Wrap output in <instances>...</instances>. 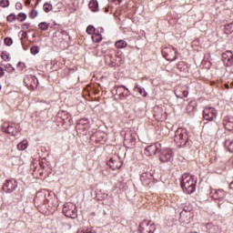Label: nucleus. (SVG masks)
<instances>
[{"label": "nucleus", "mask_w": 233, "mask_h": 233, "mask_svg": "<svg viewBox=\"0 0 233 233\" xmlns=\"http://www.w3.org/2000/svg\"><path fill=\"white\" fill-rule=\"evenodd\" d=\"M180 185L186 194H194L196 192V177L185 173L182 175Z\"/></svg>", "instance_id": "1"}, {"label": "nucleus", "mask_w": 233, "mask_h": 233, "mask_svg": "<svg viewBox=\"0 0 233 233\" xmlns=\"http://www.w3.org/2000/svg\"><path fill=\"white\" fill-rule=\"evenodd\" d=\"M174 141L177 147H185L188 141V132L183 127H178L175 132Z\"/></svg>", "instance_id": "2"}, {"label": "nucleus", "mask_w": 233, "mask_h": 233, "mask_svg": "<svg viewBox=\"0 0 233 233\" xmlns=\"http://www.w3.org/2000/svg\"><path fill=\"white\" fill-rule=\"evenodd\" d=\"M209 196L215 201H218V206L219 208H225L228 202L223 200L225 199V196H227L223 189H211Z\"/></svg>", "instance_id": "3"}, {"label": "nucleus", "mask_w": 233, "mask_h": 233, "mask_svg": "<svg viewBox=\"0 0 233 233\" xmlns=\"http://www.w3.org/2000/svg\"><path fill=\"white\" fill-rule=\"evenodd\" d=\"M2 130L5 134H9V136L15 137V136H18L19 134V126L12 122H5L2 125Z\"/></svg>", "instance_id": "4"}, {"label": "nucleus", "mask_w": 233, "mask_h": 233, "mask_svg": "<svg viewBox=\"0 0 233 233\" xmlns=\"http://www.w3.org/2000/svg\"><path fill=\"white\" fill-rule=\"evenodd\" d=\"M63 214L66 218H71L72 219L77 218L76 205H74L72 202L66 203L63 208Z\"/></svg>", "instance_id": "5"}, {"label": "nucleus", "mask_w": 233, "mask_h": 233, "mask_svg": "<svg viewBox=\"0 0 233 233\" xmlns=\"http://www.w3.org/2000/svg\"><path fill=\"white\" fill-rule=\"evenodd\" d=\"M194 218V213L192 212V209L185 207L184 209L180 213L179 221L180 223H184L185 225H188L192 221V218Z\"/></svg>", "instance_id": "6"}, {"label": "nucleus", "mask_w": 233, "mask_h": 233, "mask_svg": "<svg viewBox=\"0 0 233 233\" xmlns=\"http://www.w3.org/2000/svg\"><path fill=\"white\" fill-rule=\"evenodd\" d=\"M140 233H154L156 232V225L150 220H144L139 225Z\"/></svg>", "instance_id": "7"}, {"label": "nucleus", "mask_w": 233, "mask_h": 233, "mask_svg": "<svg viewBox=\"0 0 233 233\" xmlns=\"http://www.w3.org/2000/svg\"><path fill=\"white\" fill-rule=\"evenodd\" d=\"M216 117H218V109L209 106L204 108L203 118L206 121H215Z\"/></svg>", "instance_id": "8"}, {"label": "nucleus", "mask_w": 233, "mask_h": 233, "mask_svg": "<svg viewBox=\"0 0 233 233\" xmlns=\"http://www.w3.org/2000/svg\"><path fill=\"white\" fill-rule=\"evenodd\" d=\"M162 54L167 61H176L177 59V50L174 47H164Z\"/></svg>", "instance_id": "9"}, {"label": "nucleus", "mask_w": 233, "mask_h": 233, "mask_svg": "<svg viewBox=\"0 0 233 233\" xmlns=\"http://www.w3.org/2000/svg\"><path fill=\"white\" fill-rule=\"evenodd\" d=\"M174 157V152L171 148H163L160 150L159 159L161 163H168L172 161Z\"/></svg>", "instance_id": "10"}, {"label": "nucleus", "mask_w": 233, "mask_h": 233, "mask_svg": "<svg viewBox=\"0 0 233 233\" xmlns=\"http://www.w3.org/2000/svg\"><path fill=\"white\" fill-rule=\"evenodd\" d=\"M17 188V181L15 179H9L3 186V190L6 194H11Z\"/></svg>", "instance_id": "11"}, {"label": "nucleus", "mask_w": 233, "mask_h": 233, "mask_svg": "<svg viewBox=\"0 0 233 233\" xmlns=\"http://www.w3.org/2000/svg\"><path fill=\"white\" fill-rule=\"evenodd\" d=\"M222 61L226 66H232L233 65V53L232 51H226L222 54Z\"/></svg>", "instance_id": "12"}, {"label": "nucleus", "mask_w": 233, "mask_h": 233, "mask_svg": "<svg viewBox=\"0 0 233 233\" xmlns=\"http://www.w3.org/2000/svg\"><path fill=\"white\" fill-rule=\"evenodd\" d=\"M107 165L109 167H111L112 170H119V167H122L121 160L117 157H113L110 158V160L107 162Z\"/></svg>", "instance_id": "13"}, {"label": "nucleus", "mask_w": 233, "mask_h": 233, "mask_svg": "<svg viewBox=\"0 0 233 233\" xmlns=\"http://www.w3.org/2000/svg\"><path fill=\"white\" fill-rule=\"evenodd\" d=\"M24 81L26 86L31 87L33 90L37 86V78L35 76L28 75Z\"/></svg>", "instance_id": "14"}, {"label": "nucleus", "mask_w": 233, "mask_h": 233, "mask_svg": "<svg viewBox=\"0 0 233 233\" xmlns=\"http://www.w3.org/2000/svg\"><path fill=\"white\" fill-rule=\"evenodd\" d=\"M157 150H159V147H157V144H152L150 146H148L147 147H146L145 149V155L146 156H156V154H157Z\"/></svg>", "instance_id": "15"}, {"label": "nucleus", "mask_w": 233, "mask_h": 233, "mask_svg": "<svg viewBox=\"0 0 233 233\" xmlns=\"http://www.w3.org/2000/svg\"><path fill=\"white\" fill-rule=\"evenodd\" d=\"M140 181L146 187L150 185V183L152 182V174L147 173V172L142 173V175L140 177Z\"/></svg>", "instance_id": "16"}, {"label": "nucleus", "mask_w": 233, "mask_h": 233, "mask_svg": "<svg viewBox=\"0 0 233 233\" xmlns=\"http://www.w3.org/2000/svg\"><path fill=\"white\" fill-rule=\"evenodd\" d=\"M84 127L85 128H90V121L88 120V118H81L80 120L77 121V130L83 129Z\"/></svg>", "instance_id": "17"}, {"label": "nucleus", "mask_w": 233, "mask_h": 233, "mask_svg": "<svg viewBox=\"0 0 233 233\" xmlns=\"http://www.w3.org/2000/svg\"><path fill=\"white\" fill-rule=\"evenodd\" d=\"M224 127L226 130L232 132L233 130V116H228L224 119Z\"/></svg>", "instance_id": "18"}, {"label": "nucleus", "mask_w": 233, "mask_h": 233, "mask_svg": "<svg viewBox=\"0 0 233 233\" xmlns=\"http://www.w3.org/2000/svg\"><path fill=\"white\" fill-rule=\"evenodd\" d=\"M89 8L92 12H99V4L97 0H91L89 2Z\"/></svg>", "instance_id": "19"}, {"label": "nucleus", "mask_w": 233, "mask_h": 233, "mask_svg": "<svg viewBox=\"0 0 233 233\" xmlns=\"http://www.w3.org/2000/svg\"><path fill=\"white\" fill-rule=\"evenodd\" d=\"M16 148L20 151L26 150V148H28V140H22L20 143L17 144Z\"/></svg>", "instance_id": "20"}, {"label": "nucleus", "mask_w": 233, "mask_h": 233, "mask_svg": "<svg viewBox=\"0 0 233 233\" xmlns=\"http://www.w3.org/2000/svg\"><path fill=\"white\" fill-rule=\"evenodd\" d=\"M115 46L118 49L127 48V46H128V44L125 40H118L116 42Z\"/></svg>", "instance_id": "21"}, {"label": "nucleus", "mask_w": 233, "mask_h": 233, "mask_svg": "<svg viewBox=\"0 0 233 233\" xmlns=\"http://www.w3.org/2000/svg\"><path fill=\"white\" fill-rule=\"evenodd\" d=\"M125 88L126 92H122L120 95L122 96V97H128V96H130V91L128 90V88H127V86H120L117 87L116 92H121V89Z\"/></svg>", "instance_id": "22"}, {"label": "nucleus", "mask_w": 233, "mask_h": 233, "mask_svg": "<svg viewBox=\"0 0 233 233\" xmlns=\"http://www.w3.org/2000/svg\"><path fill=\"white\" fill-rule=\"evenodd\" d=\"M92 39L95 43H101V41L103 40V36L99 33H94L92 35Z\"/></svg>", "instance_id": "23"}, {"label": "nucleus", "mask_w": 233, "mask_h": 233, "mask_svg": "<svg viewBox=\"0 0 233 233\" xmlns=\"http://www.w3.org/2000/svg\"><path fill=\"white\" fill-rule=\"evenodd\" d=\"M50 26V24L46 23V22H41L39 25H38V28L40 30H42L43 32L48 30V27Z\"/></svg>", "instance_id": "24"}, {"label": "nucleus", "mask_w": 233, "mask_h": 233, "mask_svg": "<svg viewBox=\"0 0 233 233\" xmlns=\"http://www.w3.org/2000/svg\"><path fill=\"white\" fill-rule=\"evenodd\" d=\"M135 89L143 97H147V91L139 86V85H136Z\"/></svg>", "instance_id": "25"}, {"label": "nucleus", "mask_w": 233, "mask_h": 233, "mask_svg": "<svg viewBox=\"0 0 233 233\" xmlns=\"http://www.w3.org/2000/svg\"><path fill=\"white\" fill-rule=\"evenodd\" d=\"M26 14L25 13H19L16 16L17 21H19V23H23L24 21H26Z\"/></svg>", "instance_id": "26"}, {"label": "nucleus", "mask_w": 233, "mask_h": 233, "mask_svg": "<svg viewBox=\"0 0 233 233\" xmlns=\"http://www.w3.org/2000/svg\"><path fill=\"white\" fill-rule=\"evenodd\" d=\"M15 20H17V16L15 15V14H10L6 17V21L8 23H15Z\"/></svg>", "instance_id": "27"}, {"label": "nucleus", "mask_w": 233, "mask_h": 233, "mask_svg": "<svg viewBox=\"0 0 233 233\" xmlns=\"http://www.w3.org/2000/svg\"><path fill=\"white\" fill-rule=\"evenodd\" d=\"M52 4L50 3H46L44 4V12H46V14H48V12H52Z\"/></svg>", "instance_id": "28"}, {"label": "nucleus", "mask_w": 233, "mask_h": 233, "mask_svg": "<svg viewBox=\"0 0 233 233\" xmlns=\"http://www.w3.org/2000/svg\"><path fill=\"white\" fill-rule=\"evenodd\" d=\"M225 147H227L229 152H233V141L227 140L225 142Z\"/></svg>", "instance_id": "29"}, {"label": "nucleus", "mask_w": 233, "mask_h": 233, "mask_svg": "<svg viewBox=\"0 0 233 233\" xmlns=\"http://www.w3.org/2000/svg\"><path fill=\"white\" fill-rule=\"evenodd\" d=\"M0 6H2V8H7V6H10V1L1 0L0 1Z\"/></svg>", "instance_id": "30"}, {"label": "nucleus", "mask_w": 233, "mask_h": 233, "mask_svg": "<svg viewBox=\"0 0 233 233\" xmlns=\"http://www.w3.org/2000/svg\"><path fill=\"white\" fill-rule=\"evenodd\" d=\"M94 32H96L94 25L87 26L86 33L89 34V35H94Z\"/></svg>", "instance_id": "31"}, {"label": "nucleus", "mask_w": 233, "mask_h": 233, "mask_svg": "<svg viewBox=\"0 0 233 233\" xmlns=\"http://www.w3.org/2000/svg\"><path fill=\"white\" fill-rule=\"evenodd\" d=\"M39 13L37 12V10H33L29 13V17L31 19H35V17H37Z\"/></svg>", "instance_id": "32"}, {"label": "nucleus", "mask_w": 233, "mask_h": 233, "mask_svg": "<svg viewBox=\"0 0 233 233\" xmlns=\"http://www.w3.org/2000/svg\"><path fill=\"white\" fill-rule=\"evenodd\" d=\"M31 54H33V56H35L36 54H39V46H34L31 47Z\"/></svg>", "instance_id": "33"}, {"label": "nucleus", "mask_w": 233, "mask_h": 233, "mask_svg": "<svg viewBox=\"0 0 233 233\" xmlns=\"http://www.w3.org/2000/svg\"><path fill=\"white\" fill-rule=\"evenodd\" d=\"M13 44L14 40H12L11 37L5 38V45H6L7 46H12Z\"/></svg>", "instance_id": "34"}, {"label": "nucleus", "mask_w": 233, "mask_h": 233, "mask_svg": "<svg viewBox=\"0 0 233 233\" xmlns=\"http://www.w3.org/2000/svg\"><path fill=\"white\" fill-rule=\"evenodd\" d=\"M5 70L9 74H12V72H14L15 70V68H14V66H12V65L7 64V65H5Z\"/></svg>", "instance_id": "35"}, {"label": "nucleus", "mask_w": 233, "mask_h": 233, "mask_svg": "<svg viewBox=\"0 0 233 233\" xmlns=\"http://www.w3.org/2000/svg\"><path fill=\"white\" fill-rule=\"evenodd\" d=\"M1 57L4 61H10V56L5 52L2 53Z\"/></svg>", "instance_id": "36"}, {"label": "nucleus", "mask_w": 233, "mask_h": 233, "mask_svg": "<svg viewBox=\"0 0 233 233\" xmlns=\"http://www.w3.org/2000/svg\"><path fill=\"white\" fill-rule=\"evenodd\" d=\"M187 108L189 110V112H192V110H194V103L190 102Z\"/></svg>", "instance_id": "37"}, {"label": "nucleus", "mask_w": 233, "mask_h": 233, "mask_svg": "<svg viewBox=\"0 0 233 233\" xmlns=\"http://www.w3.org/2000/svg\"><path fill=\"white\" fill-rule=\"evenodd\" d=\"M23 30H28L30 28V24L29 23H25L22 25Z\"/></svg>", "instance_id": "38"}, {"label": "nucleus", "mask_w": 233, "mask_h": 233, "mask_svg": "<svg viewBox=\"0 0 233 233\" xmlns=\"http://www.w3.org/2000/svg\"><path fill=\"white\" fill-rule=\"evenodd\" d=\"M4 76H5V69L0 67V77H4Z\"/></svg>", "instance_id": "39"}, {"label": "nucleus", "mask_w": 233, "mask_h": 233, "mask_svg": "<svg viewBox=\"0 0 233 233\" xmlns=\"http://www.w3.org/2000/svg\"><path fill=\"white\" fill-rule=\"evenodd\" d=\"M187 96H188V92L183 91L182 95H180V97H187Z\"/></svg>", "instance_id": "40"}, {"label": "nucleus", "mask_w": 233, "mask_h": 233, "mask_svg": "<svg viewBox=\"0 0 233 233\" xmlns=\"http://www.w3.org/2000/svg\"><path fill=\"white\" fill-rule=\"evenodd\" d=\"M181 66H186L185 62H180V63H178L177 67H178L180 70H181Z\"/></svg>", "instance_id": "41"}, {"label": "nucleus", "mask_w": 233, "mask_h": 233, "mask_svg": "<svg viewBox=\"0 0 233 233\" xmlns=\"http://www.w3.org/2000/svg\"><path fill=\"white\" fill-rule=\"evenodd\" d=\"M78 130H82L83 134H86V130H88V128H85V126H84L82 129H78Z\"/></svg>", "instance_id": "42"}, {"label": "nucleus", "mask_w": 233, "mask_h": 233, "mask_svg": "<svg viewBox=\"0 0 233 233\" xmlns=\"http://www.w3.org/2000/svg\"><path fill=\"white\" fill-rule=\"evenodd\" d=\"M116 5H121V0H112Z\"/></svg>", "instance_id": "43"}, {"label": "nucleus", "mask_w": 233, "mask_h": 233, "mask_svg": "<svg viewBox=\"0 0 233 233\" xmlns=\"http://www.w3.org/2000/svg\"><path fill=\"white\" fill-rule=\"evenodd\" d=\"M225 87L228 90V88H230V86H228V84H225Z\"/></svg>", "instance_id": "44"}, {"label": "nucleus", "mask_w": 233, "mask_h": 233, "mask_svg": "<svg viewBox=\"0 0 233 233\" xmlns=\"http://www.w3.org/2000/svg\"><path fill=\"white\" fill-rule=\"evenodd\" d=\"M214 130H216V126L211 128V132H214Z\"/></svg>", "instance_id": "45"}, {"label": "nucleus", "mask_w": 233, "mask_h": 233, "mask_svg": "<svg viewBox=\"0 0 233 233\" xmlns=\"http://www.w3.org/2000/svg\"><path fill=\"white\" fill-rule=\"evenodd\" d=\"M230 86H231V88H233V82H231Z\"/></svg>", "instance_id": "46"}, {"label": "nucleus", "mask_w": 233, "mask_h": 233, "mask_svg": "<svg viewBox=\"0 0 233 233\" xmlns=\"http://www.w3.org/2000/svg\"><path fill=\"white\" fill-rule=\"evenodd\" d=\"M187 70V68H184V71H186Z\"/></svg>", "instance_id": "47"}, {"label": "nucleus", "mask_w": 233, "mask_h": 233, "mask_svg": "<svg viewBox=\"0 0 233 233\" xmlns=\"http://www.w3.org/2000/svg\"><path fill=\"white\" fill-rule=\"evenodd\" d=\"M1 88H2V86H1V85H0V90H1Z\"/></svg>", "instance_id": "48"}]
</instances>
